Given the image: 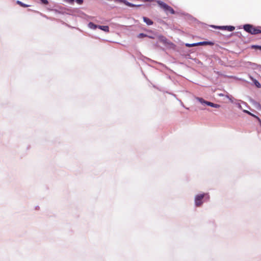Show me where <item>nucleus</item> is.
<instances>
[{
  "label": "nucleus",
  "mask_w": 261,
  "mask_h": 261,
  "mask_svg": "<svg viewBox=\"0 0 261 261\" xmlns=\"http://www.w3.org/2000/svg\"><path fill=\"white\" fill-rule=\"evenodd\" d=\"M243 28L245 31L252 35L261 33V30L251 24H245Z\"/></svg>",
  "instance_id": "obj_1"
},
{
  "label": "nucleus",
  "mask_w": 261,
  "mask_h": 261,
  "mask_svg": "<svg viewBox=\"0 0 261 261\" xmlns=\"http://www.w3.org/2000/svg\"><path fill=\"white\" fill-rule=\"evenodd\" d=\"M205 198L206 200L210 199V196L207 193L200 194L196 196L195 198V203L196 206H201L203 203L202 199Z\"/></svg>",
  "instance_id": "obj_2"
},
{
  "label": "nucleus",
  "mask_w": 261,
  "mask_h": 261,
  "mask_svg": "<svg viewBox=\"0 0 261 261\" xmlns=\"http://www.w3.org/2000/svg\"><path fill=\"white\" fill-rule=\"evenodd\" d=\"M157 4L161 8L165 11L166 13H169L172 14H175V11L173 9L164 2L161 1H158Z\"/></svg>",
  "instance_id": "obj_3"
},
{
  "label": "nucleus",
  "mask_w": 261,
  "mask_h": 261,
  "mask_svg": "<svg viewBox=\"0 0 261 261\" xmlns=\"http://www.w3.org/2000/svg\"><path fill=\"white\" fill-rule=\"evenodd\" d=\"M211 44V43L209 42L203 41V42H200L198 43H193V44L186 43V46L187 47H194V46H198V45H207V44Z\"/></svg>",
  "instance_id": "obj_4"
},
{
  "label": "nucleus",
  "mask_w": 261,
  "mask_h": 261,
  "mask_svg": "<svg viewBox=\"0 0 261 261\" xmlns=\"http://www.w3.org/2000/svg\"><path fill=\"white\" fill-rule=\"evenodd\" d=\"M115 1L123 3V4H125V5H126L128 7H134L136 6H137V7L140 6V5L136 6L135 5H134L125 0H115Z\"/></svg>",
  "instance_id": "obj_5"
},
{
  "label": "nucleus",
  "mask_w": 261,
  "mask_h": 261,
  "mask_svg": "<svg viewBox=\"0 0 261 261\" xmlns=\"http://www.w3.org/2000/svg\"><path fill=\"white\" fill-rule=\"evenodd\" d=\"M219 28L221 29L227 30L229 32L233 31L235 29V28L233 26H222Z\"/></svg>",
  "instance_id": "obj_6"
},
{
  "label": "nucleus",
  "mask_w": 261,
  "mask_h": 261,
  "mask_svg": "<svg viewBox=\"0 0 261 261\" xmlns=\"http://www.w3.org/2000/svg\"><path fill=\"white\" fill-rule=\"evenodd\" d=\"M144 21L147 24V25H152L153 24V21L150 20L149 18L146 17H143Z\"/></svg>",
  "instance_id": "obj_7"
},
{
  "label": "nucleus",
  "mask_w": 261,
  "mask_h": 261,
  "mask_svg": "<svg viewBox=\"0 0 261 261\" xmlns=\"http://www.w3.org/2000/svg\"><path fill=\"white\" fill-rule=\"evenodd\" d=\"M98 28L106 32H109V28L107 25H98Z\"/></svg>",
  "instance_id": "obj_8"
},
{
  "label": "nucleus",
  "mask_w": 261,
  "mask_h": 261,
  "mask_svg": "<svg viewBox=\"0 0 261 261\" xmlns=\"http://www.w3.org/2000/svg\"><path fill=\"white\" fill-rule=\"evenodd\" d=\"M16 3H17V4L19 5L21 7H24V8H27V7H29V5L25 4L22 3L21 2L19 1H16Z\"/></svg>",
  "instance_id": "obj_9"
},
{
  "label": "nucleus",
  "mask_w": 261,
  "mask_h": 261,
  "mask_svg": "<svg viewBox=\"0 0 261 261\" xmlns=\"http://www.w3.org/2000/svg\"><path fill=\"white\" fill-rule=\"evenodd\" d=\"M88 26L90 28L95 30L97 28H98V26L96 24H94L93 22H89L88 24Z\"/></svg>",
  "instance_id": "obj_10"
},
{
  "label": "nucleus",
  "mask_w": 261,
  "mask_h": 261,
  "mask_svg": "<svg viewBox=\"0 0 261 261\" xmlns=\"http://www.w3.org/2000/svg\"><path fill=\"white\" fill-rule=\"evenodd\" d=\"M197 99L202 104H206V102H207V101H205L202 98L197 97Z\"/></svg>",
  "instance_id": "obj_11"
},
{
  "label": "nucleus",
  "mask_w": 261,
  "mask_h": 261,
  "mask_svg": "<svg viewBox=\"0 0 261 261\" xmlns=\"http://www.w3.org/2000/svg\"><path fill=\"white\" fill-rule=\"evenodd\" d=\"M250 115L254 117V118H255L258 120L259 124L261 125V120L260 119V118L258 117L255 116V115H254L253 114H252V115Z\"/></svg>",
  "instance_id": "obj_12"
},
{
  "label": "nucleus",
  "mask_w": 261,
  "mask_h": 261,
  "mask_svg": "<svg viewBox=\"0 0 261 261\" xmlns=\"http://www.w3.org/2000/svg\"><path fill=\"white\" fill-rule=\"evenodd\" d=\"M252 48H255V49H258L261 50V46H259V45H252Z\"/></svg>",
  "instance_id": "obj_13"
},
{
  "label": "nucleus",
  "mask_w": 261,
  "mask_h": 261,
  "mask_svg": "<svg viewBox=\"0 0 261 261\" xmlns=\"http://www.w3.org/2000/svg\"><path fill=\"white\" fill-rule=\"evenodd\" d=\"M206 105L213 107L214 106V103L210 102V101H207V102H206Z\"/></svg>",
  "instance_id": "obj_14"
},
{
  "label": "nucleus",
  "mask_w": 261,
  "mask_h": 261,
  "mask_svg": "<svg viewBox=\"0 0 261 261\" xmlns=\"http://www.w3.org/2000/svg\"><path fill=\"white\" fill-rule=\"evenodd\" d=\"M146 36H147V35L144 34H143V33H141L138 36V37L139 38H143V37H146Z\"/></svg>",
  "instance_id": "obj_15"
},
{
  "label": "nucleus",
  "mask_w": 261,
  "mask_h": 261,
  "mask_svg": "<svg viewBox=\"0 0 261 261\" xmlns=\"http://www.w3.org/2000/svg\"><path fill=\"white\" fill-rule=\"evenodd\" d=\"M42 4L47 5L48 4V2L47 0H40Z\"/></svg>",
  "instance_id": "obj_16"
},
{
  "label": "nucleus",
  "mask_w": 261,
  "mask_h": 261,
  "mask_svg": "<svg viewBox=\"0 0 261 261\" xmlns=\"http://www.w3.org/2000/svg\"><path fill=\"white\" fill-rule=\"evenodd\" d=\"M75 2L78 4H82L83 2V0H75Z\"/></svg>",
  "instance_id": "obj_17"
},
{
  "label": "nucleus",
  "mask_w": 261,
  "mask_h": 261,
  "mask_svg": "<svg viewBox=\"0 0 261 261\" xmlns=\"http://www.w3.org/2000/svg\"><path fill=\"white\" fill-rule=\"evenodd\" d=\"M214 108H219L220 107V105H218V104H215V103H214V106L213 107Z\"/></svg>",
  "instance_id": "obj_18"
},
{
  "label": "nucleus",
  "mask_w": 261,
  "mask_h": 261,
  "mask_svg": "<svg viewBox=\"0 0 261 261\" xmlns=\"http://www.w3.org/2000/svg\"><path fill=\"white\" fill-rule=\"evenodd\" d=\"M244 112L247 113L249 115H252V113L251 112H249L248 111L244 110Z\"/></svg>",
  "instance_id": "obj_19"
},
{
  "label": "nucleus",
  "mask_w": 261,
  "mask_h": 261,
  "mask_svg": "<svg viewBox=\"0 0 261 261\" xmlns=\"http://www.w3.org/2000/svg\"><path fill=\"white\" fill-rule=\"evenodd\" d=\"M68 2H69L72 3V2H73L75 0H68Z\"/></svg>",
  "instance_id": "obj_20"
},
{
  "label": "nucleus",
  "mask_w": 261,
  "mask_h": 261,
  "mask_svg": "<svg viewBox=\"0 0 261 261\" xmlns=\"http://www.w3.org/2000/svg\"><path fill=\"white\" fill-rule=\"evenodd\" d=\"M258 85H260V84H259V83L257 84V87H259Z\"/></svg>",
  "instance_id": "obj_21"
},
{
  "label": "nucleus",
  "mask_w": 261,
  "mask_h": 261,
  "mask_svg": "<svg viewBox=\"0 0 261 261\" xmlns=\"http://www.w3.org/2000/svg\"><path fill=\"white\" fill-rule=\"evenodd\" d=\"M258 85H260V84H259V83L257 84V87H259Z\"/></svg>",
  "instance_id": "obj_22"
},
{
  "label": "nucleus",
  "mask_w": 261,
  "mask_h": 261,
  "mask_svg": "<svg viewBox=\"0 0 261 261\" xmlns=\"http://www.w3.org/2000/svg\"><path fill=\"white\" fill-rule=\"evenodd\" d=\"M258 85H260V84H259V83L257 84V87H259Z\"/></svg>",
  "instance_id": "obj_23"
}]
</instances>
